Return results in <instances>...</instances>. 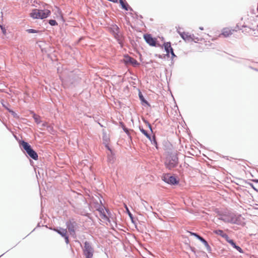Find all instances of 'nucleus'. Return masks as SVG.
Segmentation results:
<instances>
[{
  "label": "nucleus",
  "instance_id": "nucleus-50",
  "mask_svg": "<svg viewBox=\"0 0 258 258\" xmlns=\"http://www.w3.org/2000/svg\"><path fill=\"white\" fill-rule=\"evenodd\" d=\"M159 57H160V58H162V56H161V55H160V56H159Z\"/></svg>",
  "mask_w": 258,
  "mask_h": 258
},
{
  "label": "nucleus",
  "instance_id": "nucleus-51",
  "mask_svg": "<svg viewBox=\"0 0 258 258\" xmlns=\"http://www.w3.org/2000/svg\"><path fill=\"white\" fill-rule=\"evenodd\" d=\"M257 27H258V26H257Z\"/></svg>",
  "mask_w": 258,
  "mask_h": 258
},
{
  "label": "nucleus",
  "instance_id": "nucleus-15",
  "mask_svg": "<svg viewBox=\"0 0 258 258\" xmlns=\"http://www.w3.org/2000/svg\"><path fill=\"white\" fill-rule=\"evenodd\" d=\"M199 240L200 241H201L204 244V245L206 247L207 251L209 252H211L212 251V248L210 247V246L209 245V244H208V242L202 237H201L200 238Z\"/></svg>",
  "mask_w": 258,
  "mask_h": 258
},
{
  "label": "nucleus",
  "instance_id": "nucleus-49",
  "mask_svg": "<svg viewBox=\"0 0 258 258\" xmlns=\"http://www.w3.org/2000/svg\"><path fill=\"white\" fill-rule=\"evenodd\" d=\"M45 125H46L45 123H43V126H45Z\"/></svg>",
  "mask_w": 258,
  "mask_h": 258
},
{
  "label": "nucleus",
  "instance_id": "nucleus-6",
  "mask_svg": "<svg viewBox=\"0 0 258 258\" xmlns=\"http://www.w3.org/2000/svg\"><path fill=\"white\" fill-rule=\"evenodd\" d=\"M94 249L91 246V243L88 241H85L84 243V247L83 248V253L86 258H92L94 253Z\"/></svg>",
  "mask_w": 258,
  "mask_h": 258
},
{
  "label": "nucleus",
  "instance_id": "nucleus-2",
  "mask_svg": "<svg viewBox=\"0 0 258 258\" xmlns=\"http://www.w3.org/2000/svg\"><path fill=\"white\" fill-rule=\"evenodd\" d=\"M50 14V11L48 10L33 9L30 15L31 18L34 19H43L46 18Z\"/></svg>",
  "mask_w": 258,
  "mask_h": 258
},
{
  "label": "nucleus",
  "instance_id": "nucleus-13",
  "mask_svg": "<svg viewBox=\"0 0 258 258\" xmlns=\"http://www.w3.org/2000/svg\"><path fill=\"white\" fill-rule=\"evenodd\" d=\"M54 230L57 232L59 235H60L62 237L66 236L67 233V229H63L61 227H57L56 228H54Z\"/></svg>",
  "mask_w": 258,
  "mask_h": 258
},
{
  "label": "nucleus",
  "instance_id": "nucleus-17",
  "mask_svg": "<svg viewBox=\"0 0 258 258\" xmlns=\"http://www.w3.org/2000/svg\"><path fill=\"white\" fill-rule=\"evenodd\" d=\"M139 97L140 98V100L142 103H144L146 104L148 106H150V104L148 103V102L145 99L143 95L142 94V92L139 91Z\"/></svg>",
  "mask_w": 258,
  "mask_h": 258
},
{
  "label": "nucleus",
  "instance_id": "nucleus-46",
  "mask_svg": "<svg viewBox=\"0 0 258 258\" xmlns=\"http://www.w3.org/2000/svg\"><path fill=\"white\" fill-rule=\"evenodd\" d=\"M250 185L251 186V187H252L253 189H254L255 190H256V189L254 187V186H253V184H250Z\"/></svg>",
  "mask_w": 258,
  "mask_h": 258
},
{
  "label": "nucleus",
  "instance_id": "nucleus-21",
  "mask_svg": "<svg viewBox=\"0 0 258 258\" xmlns=\"http://www.w3.org/2000/svg\"><path fill=\"white\" fill-rule=\"evenodd\" d=\"M229 213L230 212L225 211V214L222 217H218V219L223 221L225 222V220H229Z\"/></svg>",
  "mask_w": 258,
  "mask_h": 258
},
{
  "label": "nucleus",
  "instance_id": "nucleus-3",
  "mask_svg": "<svg viewBox=\"0 0 258 258\" xmlns=\"http://www.w3.org/2000/svg\"><path fill=\"white\" fill-rule=\"evenodd\" d=\"M20 144L30 158L34 160L38 159L37 153L32 149L31 145L28 143L24 141H21Z\"/></svg>",
  "mask_w": 258,
  "mask_h": 258
},
{
  "label": "nucleus",
  "instance_id": "nucleus-29",
  "mask_svg": "<svg viewBox=\"0 0 258 258\" xmlns=\"http://www.w3.org/2000/svg\"><path fill=\"white\" fill-rule=\"evenodd\" d=\"M48 23L51 26H55L57 25V23L56 22V21L55 20L52 19L49 20Z\"/></svg>",
  "mask_w": 258,
  "mask_h": 258
},
{
  "label": "nucleus",
  "instance_id": "nucleus-28",
  "mask_svg": "<svg viewBox=\"0 0 258 258\" xmlns=\"http://www.w3.org/2000/svg\"><path fill=\"white\" fill-rule=\"evenodd\" d=\"M114 36L115 38H118V37H119V35L118 34H117V31L119 29L118 27L116 25L114 26Z\"/></svg>",
  "mask_w": 258,
  "mask_h": 258
},
{
  "label": "nucleus",
  "instance_id": "nucleus-19",
  "mask_svg": "<svg viewBox=\"0 0 258 258\" xmlns=\"http://www.w3.org/2000/svg\"><path fill=\"white\" fill-rule=\"evenodd\" d=\"M139 129L141 132L148 139H150L151 136L148 132L145 130L142 127L139 126Z\"/></svg>",
  "mask_w": 258,
  "mask_h": 258
},
{
  "label": "nucleus",
  "instance_id": "nucleus-33",
  "mask_svg": "<svg viewBox=\"0 0 258 258\" xmlns=\"http://www.w3.org/2000/svg\"><path fill=\"white\" fill-rule=\"evenodd\" d=\"M144 122L146 124H147V125L148 126L150 131L152 133L153 132L152 128L151 125L150 124V123L147 120H144Z\"/></svg>",
  "mask_w": 258,
  "mask_h": 258
},
{
  "label": "nucleus",
  "instance_id": "nucleus-30",
  "mask_svg": "<svg viewBox=\"0 0 258 258\" xmlns=\"http://www.w3.org/2000/svg\"><path fill=\"white\" fill-rule=\"evenodd\" d=\"M189 233H190V234L191 235L194 236L195 237H196L199 240L202 237L200 235H199L198 234H197V233H195V232H189Z\"/></svg>",
  "mask_w": 258,
  "mask_h": 258
},
{
  "label": "nucleus",
  "instance_id": "nucleus-26",
  "mask_svg": "<svg viewBox=\"0 0 258 258\" xmlns=\"http://www.w3.org/2000/svg\"><path fill=\"white\" fill-rule=\"evenodd\" d=\"M226 241L231 244V245L234 248L237 245L236 244L235 242L233 240L230 239L229 237H228V239L227 240H226Z\"/></svg>",
  "mask_w": 258,
  "mask_h": 258
},
{
  "label": "nucleus",
  "instance_id": "nucleus-18",
  "mask_svg": "<svg viewBox=\"0 0 258 258\" xmlns=\"http://www.w3.org/2000/svg\"><path fill=\"white\" fill-rule=\"evenodd\" d=\"M141 203L142 205L145 207L146 210L150 211L153 209L152 206H149L146 201L142 200Z\"/></svg>",
  "mask_w": 258,
  "mask_h": 258
},
{
  "label": "nucleus",
  "instance_id": "nucleus-14",
  "mask_svg": "<svg viewBox=\"0 0 258 258\" xmlns=\"http://www.w3.org/2000/svg\"><path fill=\"white\" fill-rule=\"evenodd\" d=\"M234 30H231L228 28H224L223 30L222 34L225 37H229L232 35Z\"/></svg>",
  "mask_w": 258,
  "mask_h": 258
},
{
  "label": "nucleus",
  "instance_id": "nucleus-34",
  "mask_svg": "<svg viewBox=\"0 0 258 258\" xmlns=\"http://www.w3.org/2000/svg\"><path fill=\"white\" fill-rule=\"evenodd\" d=\"M217 213L219 217H222L225 214V212L222 211H218Z\"/></svg>",
  "mask_w": 258,
  "mask_h": 258
},
{
  "label": "nucleus",
  "instance_id": "nucleus-45",
  "mask_svg": "<svg viewBox=\"0 0 258 258\" xmlns=\"http://www.w3.org/2000/svg\"><path fill=\"white\" fill-rule=\"evenodd\" d=\"M250 185L251 186V187H252L253 189H254L255 190H256V189L254 187V186H253V184H250Z\"/></svg>",
  "mask_w": 258,
  "mask_h": 258
},
{
  "label": "nucleus",
  "instance_id": "nucleus-48",
  "mask_svg": "<svg viewBox=\"0 0 258 258\" xmlns=\"http://www.w3.org/2000/svg\"><path fill=\"white\" fill-rule=\"evenodd\" d=\"M255 182H256V183H258V179L255 180Z\"/></svg>",
  "mask_w": 258,
  "mask_h": 258
},
{
  "label": "nucleus",
  "instance_id": "nucleus-24",
  "mask_svg": "<svg viewBox=\"0 0 258 258\" xmlns=\"http://www.w3.org/2000/svg\"><path fill=\"white\" fill-rule=\"evenodd\" d=\"M152 145H154L156 149H158V146H157V142L156 141V137L155 136H153L152 137H151V138L150 139H149Z\"/></svg>",
  "mask_w": 258,
  "mask_h": 258
},
{
  "label": "nucleus",
  "instance_id": "nucleus-38",
  "mask_svg": "<svg viewBox=\"0 0 258 258\" xmlns=\"http://www.w3.org/2000/svg\"><path fill=\"white\" fill-rule=\"evenodd\" d=\"M243 27H246V25H243L241 26V27H239V26L238 25H236V28L239 29V30H241L242 29V28H243Z\"/></svg>",
  "mask_w": 258,
  "mask_h": 258
},
{
  "label": "nucleus",
  "instance_id": "nucleus-47",
  "mask_svg": "<svg viewBox=\"0 0 258 258\" xmlns=\"http://www.w3.org/2000/svg\"><path fill=\"white\" fill-rule=\"evenodd\" d=\"M199 29H200V30H204V28H203V27H200L199 28Z\"/></svg>",
  "mask_w": 258,
  "mask_h": 258
},
{
  "label": "nucleus",
  "instance_id": "nucleus-12",
  "mask_svg": "<svg viewBox=\"0 0 258 258\" xmlns=\"http://www.w3.org/2000/svg\"><path fill=\"white\" fill-rule=\"evenodd\" d=\"M214 233H215L217 235L221 236L222 237L224 238L225 240H227L228 239V235L224 232V231L220 229H218L214 230L213 231Z\"/></svg>",
  "mask_w": 258,
  "mask_h": 258
},
{
  "label": "nucleus",
  "instance_id": "nucleus-11",
  "mask_svg": "<svg viewBox=\"0 0 258 258\" xmlns=\"http://www.w3.org/2000/svg\"><path fill=\"white\" fill-rule=\"evenodd\" d=\"M119 1L122 9L125 11H133V9L129 6L126 2H124L123 0H119Z\"/></svg>",
  "mask_w": 258,
  "mask_h": 258
},
{
  "label": "nucleus",
  "instance_id": "nucleus-39",
  "mask_svg": "<svg viewBox=\"0 0 258 258\" xmlns=\"http://www.w3.org/2000/svg\"><path fill=\"white\" fill-rule=\"evenodd\" d=\"M170 53H171V55H172V57H175L176 55H175L174 53V51H173V49H171V51L170 52Z\"/></svg>",
  "mask_w": 258,
  "mask_h": 258
},
{
  "label": "nucleus",
  "instance_id": "nucleus-25",
  "mask_svg": "<svg viewBox=\"0 0 258 258\" xmlns=\"http://www.w3.org/2000/svg\"><path fill=\"white\" fill-rule=\"evenodd\" d=\"M119 124L123 131L127 134L129 135V130L125 127L124 123L122 122H119Z\"/></svg>",
  "mask_w": 258,
  "mask_h": 258
},
{
  "label": "nucleus",
  "instance_id": "nucleus-40",
  "mask_svg": "<svg viewBox=\"0 0 258 258\" xmlns=\"http://www.w3.org/2000/svg\"><path fill=\"white\" fill-rule=\"evenodd\" d=\"M192 38H194V40H192V41H195V42L199 40V38L198 37H196L195 35L194 37H192Z\"/></svg>",
  "mask_w": 258,
  "mask_h": 258
},
{
  "label": "nucleus",
  "instance_id": "nucleus-16",
  "mask_svg": "<svg viewBox=\"0 0 258 258\" xmlns=\"http://www.w3.org/2000/svg\"><path fill=\"white\" fill-rule=\"evenodd\" d=\"M164 47L165 50L167 52L166 55H168L171 51V49H173L171 46V43L169 42L164 43Z\"/></svg>",
  "mask_w": 258,
  "mask_h": 258
},
{
  "label": "nucleus",
  "instance_id": "nucleus-5",
  "mask_svg": "<svg viewBox=\"0 0 258 258\" xmlns=\"http://www.w3.org/2000/svg\"><path fill=\"white\" fill-rule=\"evenodd\" d=\"M66 224L71 235L74 237L76 235V230L78 226L77 222L74 219H71L67 221Z\"/></svg>",
  "mask_w": 258,
  "mask_h": 258
},
{
  "label": "nucleus",
  "instance_id": "nucleus-20",
  "mask_svg": "<svg viewBox=\"0 0 258 258\" xmlns=\"http://www.w3.org/2000/svg\"><path fill=\"white\" fill-rule=\"evenodd\" d=\"M3 106L6 108V109L14 117L18 118L19 117V115L13 110L7 107H6L4 105Z\"/></svg>",
  "mask_w": 258,
  "mask_h": 258
},
{
  "label": "nucleus",
  "instance_id": "nucleus-32",
  "mask_svg": "<svg viewBox=\"0 0 258 258\" xmlns=\"http://www.w3.org/2000/svg\"><path fill=\"white\" fill-rule=\"evenodd\" d=\"M234 248L236 249L238 251H239L241 253H243V250H242V249L238 245H236Z\"/></svg>",
  "mask_w": 258,
  "mask_h": 258
},
{
  "label": "nucleus",
  "instance_id": "nucleus-36",
  "mask_svg": "<svg viewBox=\"0 0 258 258\" xmlns=\"http://www.w3.org/2000/svg\"><path fill=\"white\" fill-rule=\"evenodd\" d=\"M0 27L2 30V31L3 33V34L6 35V29L4 27H3L2 25H0Z\"/></svg>",
  "mask_w": 258,
  "mask_h": 258
},
{
  "label": "nucleus",
  "instance_id": "nucleus-31",
  "mask_svg": "<svg viewBox=\"0 0 258 258\" xmlns=\"http://www.w3.org/2000/svg\"><path fill=\"white\" fill-rule=\"evenodd\" d=\"M26 31L29 33H38L39 31L38 30L33 29H27Z\"/></svg>",
  "mask_w": 258,
  "mask_h": 258
},
{
  "label": "nucleus",
  "instance_id": "nucleus-10",
  "mask_svg": "<svg viewBox=\"0 0 258 258\" xmlns=\"http://www.w3.org/2000/svg\"><path fill=\"white\" fill-rule=\"evenodd\" d=\"M180 36L185 41L191 42L194 40V38H192L194 37V34L190 35L188 33L183 32L180 34Z\"/></svg>",
  "mask_w": 258,
  "mask_h": 258
},
{
  "label": "nucleus",
  "instance_id": "nucleus-7",
  "mask_svg": "<svg viewBox=\"0 0 258 258\" xmlns=\"http://www.w3.org/2000/svg\"><path fill=\"white\" fill-rule=\"evenodd\" d=\"M163 180L166 183L172 185L177 184L179 182L177 179L173 176L167 174L163 177Z\"/></svg>",
  "mask_w": 258,
  "mask_h": 258
},
{
  "label": "nucleus",
  "instance_id": "nucleus-44",
  "mask_svg": "<svg viewBox=\"0 0 258 258\" xmlns=\"http://www.w3.org/2000/svg\"><path fill=\"white\" fill-rule=\"evenodd\" d=\"M191 250L192 252H194V253H196V250H195V248H191Z\"/></svg>",
  "mask_w": 258,
  "mask_h": 258
},
{
  "label": "nucleus",
  "instance_id": "nucleus-41",
  "mask_svg": "<svg viewBox=\"0 0 258 258\" xmlns=\"http://www.w3.org/2000/svg\"><path fill=\"white\" fill-rule=\"evenodd\" d=\"M177 32L180 35V34H181L182 33H183V32H181L180 31V29L178 28V29H177Z\"/></svg>",
  "mask_w": 258,
  "mask_h": 258
},
{
  "label": "nucleus",
  "instance_id": "nucleus-4",
  "mask_svg": "<svg viewBox=\"0 0 258 258\" xmlns=\"http://www.w3.org/2000/svg\"><path fill=\"white\" fill-rule=\"evenodd\" d=\"M229 220H225V223H229L233 224L241 225L243 223L244 218L241 215L230 212L229 213Z\"/></svg>",
  "mask_w": 258,
  "mask_h": 258
},
{
  "label": "nucleus",
  "instance_id": "nucleus-9",
  "mask_svg": "<svg viewBox=\"0 0 258 258\" xmlns=\"http://www.w3.org/2000/svg\"><path fill=\"white\" fill-rule=\"evenodd\" d=\"M124 61L126 64H131L134 67L139 66L140 63L134 58L128 56V55L124 56Z\"/></svg>",
  "mask_w": 258,
  "mask_h": 258
},
{
  "label": "nucleus",
  "instance_id": "nucleus-8",
  "mask_svg": "<svg viewBox=\"0 0 258 258\" xmlns=\"http://www.w3.org/2000/svg\"><path fill=\"white\" fill-rule=\"evenodd\" d=\"M144 38L145 41L150 46H156L157 44V40L155 38H153L151 34H144Z\"/></svg>",
  "mask_w": 258,
  "mask_h": 258
},
{
  "label": "nucleus",
  "instance_id": "nucleus-1",
  "mask_svg": "<svg viewBox=\"0 0 258 258\" xmlns=\"http://www.w3.org/2000/svg\"><path fill=\"white\" fill-rule=\"evenodd\" d=\"M178 164V158L176 153H171L166 157L165 165L169 170L176 167Z\"/></svg>",
  "mask_w": 258,
  "mask_h": 258
},
{
  "label": "nucleus",
  "instance_id": "nucleus-37",
  "mask_svg": "<svg viewBox=\"0 0 258 258\" xmlns=\"http://www.w3.org/2000/svg\"><path fill=\"white\" fill-rule=\"evenodd\" d=\"M126 210L127 211V213H128V216L130 217V218L132 219V221L133 222V215L132 214H131V213L129 211L128 209H127V208H126Z\"/></svg>",
  "mask_w": 258,
  "mask_h": 258
},
{
  "label": "nucleus",
  "instance_id": "nucleus-22",
  "mask_svg": "<svg viewBox=\"0 0 258 258\" xmlns=\"http://www.w3.org/2000/svg\"><path fill=\"white\" fill-rule=\"evenodd\" d=\"M99 211L100 212V216L101 217V218L102 219L109 220V218L107 217V216L105 214V213L102 208L100 209L99 210Z\"/></svg>",
  "mask_w": 258,
  "mask_h": 258
},
{
  "label": "nucleus",
  "instance_id": "nucleus-43",
  "mask_svg": "<svg viewBox=\"0 0 258 258\" xmlns=\"http://www.w3.org/2000/svg\"><path fill=\"white\" fill-rule=\"evenodd\" d=\"M103 140H104V141H105L106 142H107V141H108V138H107V137H104V138H103Z\"/></svg>",
  "mask_w": 258,
  "mask_h": 258
},
{
  "label": "nucleus",
  "instance_id": "nucleus-35",
  "mask_svg": "<svg viewBox=\"0 0 258 258\" xmlns=\"http://www.w3.org/2000/svg\"><path fill=\"white\" fill-rule=\"evenodd\" d=\"M64 238L65 242L67 244H68L69 243V236L67 235V234L66 235V236H63Z\"/></svg>",
  "mask_w": 258,
  "mask_h": 258
},
{
  "label": "nucleus",
  "instance_id": "nucleus-23",
  "mask_svg": "<svg viewBox=\"0 0 258 258\" xmlns=\"http://www.w3.org/2000/svg\"><path fill=\"white\" fill-rule=\"evenodd\" d=\"M99 211L100 212V216L101 217V218L102 219L109 220V218L107 217V216L105 214V213L102 208L100 209L99 210Z\"/></svg>",
  "mask_w": 258,
  "mask_h": 258
},
{
  "label": "nucleus",
  "instance_id": "nucleus-27",
  "mask_svg": "<svg viewBox=\"0 0 258 258\" xmlns=\"http://www.w3.org/2000/svg\"><path fill=\"white\" fill-rule=\"evenodd\" d=\"M33 118H34V119L35 120V121L36 123H37V124H39L40 123L41 120H40V116L37 115L36 114L34 113L33 114Z\"/></svg>",
  "mask_w": 258,
  "mask_h": 258
},
{
  "label": "nucleus",
  "instance_id": "nucleus-42",
  "mask_svg": "<svg viewBox=\"0 0 258 258\" xmlns=\"http://www.w3.org/2000/svg\"><path fill=\"white\" fill-rule=\"evenodd\" d=\"M105 147H106V148L108 150H109V151H111V149L110 148V147H109V146H108V145H105Z\"/></svg>",
  "mask_w": 258,
  "mask_h": 258
}]
</instances>
